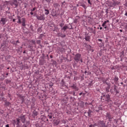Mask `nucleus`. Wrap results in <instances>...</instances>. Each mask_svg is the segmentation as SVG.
I'll use <instances>...</instances> for the list:
<instances>
[{
	"label": "nucleus",
	"mask_w": 127,
	"mask_h": 127,
	"mask_svg": "<svg viewBox=\"0 0 127 127\" xmlns=\"http://www.w3.org/2000/svg\"><path fill=\"white\" fill-rule=\"evenodd\" d=\"M84 39H85L86 41H90V39H91V36H88L87 37H85L84 38Z\"/></svg>",
	"instance_id": "obj_34"
},
{
	"label": "nucleus",
	"mask_w": 127,
	"mask_h": 127,
	"mask_svg": "<svg viewBox=\"0 0 127 127\" xmlns=\"http://www.w3.org/2000/svg\"><path fill=\"white\" fill-rule=\"evenodd\" d=\"M113 90L115 92L116 95H117L118 94H120V90L118 89V86H117V85H114Z\"/></svg>",
	"instance_id": "obj_14"
},
{
	"label": "nucleus",
	"mask_w": 127,
	"mask_h": 127,
	"mask_svg": "<svg viewBox=\"0 0 127 127\" xmlns=\"http://www.w3.org/2000/svg\"><path fill=\"white\" fill-rule=\"evenodd\" d=\"M87 20H88V22L89 23H92V18H91V17L88 16L87 17Z\"/></svg>",
	"instance_id": "obj_33"
},
{
	"label": "nucleus",
	"mask_w": 127,
	"mask_h": 127,
	"mask_svg": "<svg viewBox=\"0 0 127 127\" xmlns=\"http://www.w3.org/2000/svg\"><path fill=\"white\" fill-rule=\"evenodd\" d=\"M96 124H94V125H90V126H89V127H96Z\"/></svg>",
	"instance_id": "obj_63"
},
{
	"label": "nucleus",
	"mask_w": 127,
	"mask_h": 127,
	"mask_svg": "<svg viewBox=\"0 0 127 127\" xmlns=\"http://www.w3.org/2000/svg\"><path fill=\"white\" fill-rule=\"evenodd\" d=\"M45 63H46V60L41 59V60H40L39 61V65L42 66L45 64Z\"/></svg>",
	"instance_id": "obj_13"
},
{
	"label": "nucleus",
	"mask_w": 127,
	"mask_h": 127,
	"mask_svg": "<svg viewBox=\"0 0 127 127\" xmlns=\"http://www.w3.org/2000/svg\"><path fill=\"white\" fill-rule=\"evenodd\" d=\"M103 84H106V85H108V86L111 85V84H110L108 83V82H107V80L104 81Z\"/></svg>",
	"instance_id": "obj_55"
},
{
	"label": "nucleus",
	"mask_w": 127,
	"mask_h": 127,
	"mask_svg": "<svg viewBox=\"0 0 127 127\" xmlns=\"http://www.w3.org/2000/svg\"><path fill=\"white\" fill-rule=\"evenodd\" d=\"M67 29H73V28H72V25H71V28H69L68 26H67V25L65 24L61 28V30H64V31H66Z\"/></svg>",
	"instance_id": "obj_10"
},
{
	"label": "nucleus",
	"mask_w": 127,
	"mask_h": 127,
	"mask_svg": "<svg viewBox=\"0 0 127 127\" xmlns=\"http://www.w3.org/2000/svg\"><path fill=\"white\" fill-rule=\"evenodd\" d=\"M79 106L81 108H84L85 106V103L82 101H81L79 103Z\"/></svg>",
	"instance_id": "obj_28"
},
{
	"label": "nucleus",
	"mask_w": 127,
	"mask_h": 127,
	"mask_svg": "<svg viewBox=\"0 0 127 127\" xmlns=\"http://www.w3.org/2000/svg\"><path fill=\"white\" fill-rule=\"evenodd\" d=\"M110 88H111V85H108L106 88V92L107 93H109L110 92Z\"/></svg>",
	"instance_id": "obj_35"
},
{
	"label": "nucleus",
	"mask_w": 127,
	"mask_h": 127,
	"mask_svg": "<svg viewBox=\"0 0 127 127\" xmlns=\"http://www.w3.org/2000/svg\"><path fill=\"white\" fill-rule=\"evenodd\" d=\"M37 32H39V33H41V32H42V26H41L37 29Z\"/></svg>",
	"instance_id": "obj_32"
},
{
	"label": "nucleus",
	"mask_w": 127,
	"mask_h": 127,
	"mask_svg": "<svg viewBox=\"0 0 127 127\" xmlns=\"http://www.w3.org/2000/svg\"><path fill=\"white\" fill-rule=\"evenodd\" d=\"M98 109H96L95 111L97 112V113H99V112H100V111H103V108L101 107H99L98 108Z\"/></svg>",
	"instance_id": "obj_36"
},
{
	"label": "nucleus",
	"mask_w": 127,
	"mask_h": 127,
	"mask_svg": "<svg viewBox=\"0 0 127 127\" xmlns=\"http://www.w3.org/2000/svg\"><path fill=\"white\" fill-rule=\"evenodd\" d=\"M6 22H7V18L6 17L1 18V19L0 20V24H2V25H4Z\"/></svg>",
	"instance_id": "obj_9"
},
{
	"label": "nucleus",
	"mask_w": 127,
	"mask_h": 127,
	"mask_svg": "<svg viewBox=\"0 0 127 127\" xmlns=\"http://www.w3.org/2000/svg\"><path fill=\"white\" fill-rule=\"evenodd\" d=\"M60 124V120L59 119H57L54 121V125L55 126H58Z\"/></svg>",
	"instance_id": "obj_21"
},
{
	"label": "nucleus",
	"mask_w": 127,
	"mask_h": 127,
	"mask_svg": "<svg viewBox=\"0 0 127 127\" xmlns=\"http://www.w3.org/2000/svg\"><path fill=\"white\" fill-rule=\"evenodd\" d=\"M63 5L64 6H65L66 5V2L65 1L62 2V6Z\"/></svg>",
	"instance_id": "obj_54"
},
{
	"label": "nucleus",
	"mask_w": 127,
	"mask_h": 127,
	"mask_svg": "<svg viewBox=\"0 0 127 127\" xmlns=\"http://www.w3.org/2000/svg\"><path fill=\"white\" fill-rule=\"evenodd\" d=\"M97 43L98 44H102V43H103V40L102 39H98L97 40Z\"/></svg>",
	"instance_id": "obj_39"
},
{
	"label": "nucleus",
	"mask_w": 127,
	"mask_h": 127,
	"mask_svg": "<svg viewBox=\"0 0 127 127\" xmlns=\"http://www.w3.org/2000/svg\"><path fill=\"white\" fill-rule=\"evenodd\" d=\"M121 3V2H119V1H117V0H116L113 1V4H114V7L115 6H117V5H119V4H120Z\"/></svg>",
	"instance_id": "obj_24"
},
{
	"label": "nucleus",
	"mask_w": 127,
	"mask_h": 127,
	"mask_svg": "<svg viewBox=\"0 0 127 127\" xmlns=\"http://www.w3.org/2000/svg\"><path fill=\"white\" fill-rule=\"evenodd\" d=\"M98 125L99 127H106L107 126L106 125V122L101 120L98 122Z\"/></svg>",
	"instance_id": "obj_8"
},
{
	"label": "nucleus",
	"mask_w": 127,
	"mask_h": 127,
	"mask_svg": "<svg viewBox=\"0 0 127 127\" xmlns=\"http://www.w3.org/2000/svg\"><path fill=\"white\" fill-rule=\"evenodd\" d=\"M73 59L77 63H78V61H80V59H81V54H76Z\"/></svg>",
	"instance_id": "obj_7"
},
{
	"label": "nucleus",
	"mask_w": 127,
	"mask_h": 127,
	"mask_svg": "<svg viewBox=\"0 0 127 127\" xmlns=\"http://www.w3.org/2000/svg\"><path fill=\"white\" fill-rule=\"evenodd\" d=\"M45 57H46L45 56V54H42V56L41 57V59L45 60Z\"/></svg>",
	"instance_id": "obj_49"
},
{
	"label": "nucleus",
	"mask_w": 127,
	"mask_h": 127,
	"mask_svg": "<svg viewBox=\"0 0 127 127\" xmlns=\"http://www.w3.org/2000/svg\"><path fill=\"white\" fill-rule=\"evenodd\" d=\"M34 108V103H32L31 105V109H33Z\"/></svg>",
	"instance_id": "obj_60"
},
{
	"label": "nucleus",
	"mask_w": 127,
	"mask_h": 127,
	"mask_svg": "<svg viewBox=\"0 0 127 127\" xmlns=\"http://www.w3.org/2000/svg\"><path fill=\"white\" fill-rule=\"evenodd\" d=\"M120 54H121L120 58H121V59H123V58H124V57H125V52L124 51H122L120 53Z\"/></svg>",
	"instance_id": "obj_27"
},
{
	"label": "nucleus",
	"mask_w": 127,
	"mask_h": 127,
	"mask_svg": "<svg viewBox=\"0 0 127 127\" xmlns=\"http://www.w3.org/2000/svg\"><path fill=\"white\" fill-rule=\"evenodd\" d=\"M57 36H58V37H62V38H64V37H66V34L59 33L57 34Z\"/></svg>",
	"instance_id": "obj_17"
},
{
	"label": "nucleus",
	"mask_w": 127,
	"mask_h": 127,
	"mask_svg": "<svg viewBox=\"0 0 127 127\" xmlns=\"http://www.w3.org/2000/svg\"><path fill=\"white\" fill-rule=\"evenodd\" d=\"M43 37H45L44 34H40L38 38L41 39V40H43Z\"/></svg>",
	"instance_id": "obj_25"
},
{
	"label": "nucleus",
	"mask_w": 127,
	"mask_h": 127,
	"mask_svg": "<svg viewBox=\"0 0 127 127\" xmlns=\"http://www.w3.org/2000/svg\"><path fill=\"white\" fill-rule=\"evenodd\" d=\"M4 105L5 106V107H10V105H11V103H10V102L5 100L4 101Z\"/></svg>",
	"instance_id": "obj_22"
},
{
	"label": "nucleus",
	"mask_w": 127,
	"mask_h": 127,
	"mask_svg": "<svg viewBox=\"0 0 127 127\" xmlns=\"http://www.w3.org/2000/svg\"><path fill=\"white\" fill-rule=\"evenodd\" d=\"M106 119L108 120L109 122H112V119H113V115H112V114H111L110 112H108L106 113V115L105 116Z\"/></svg>",
	"instance_id": "obj_6"
},
{
	"label": "nucleus",
	"mask_w": 127,
	"mask_h": 127,
	"mask_svg": "<svg viewBox=\"0 0 127 127\" xmlns=\"http://www.w3.org/2000/svg\"><path fill=\"white\" fill-rule=\"evenodd\" d=\"M53 83H52V82H51L50 84H49V87H50V88H51V87H52L53 86Z\"/></svg>",
	"instance_id": "obj_58"
},
{
	"label": "nucleus",
	"mask_w": 127,
	"mask_h": 127,
	"mask_svg": "<svg viewBox=\"0 0 127 127\" xmlns=\"http://www.w3.org/2000/svg\"><path fill=\"white\" fill-rule=\"evenodd\" d=\"M49 91L51 93H54V90H53V87H49Z\"/></svg>",
	"instance_id": "obj_45"
},
{
	"label": "nucleus",
	"mask_w": 127,
	"mask_h": 127,
	"mask_svg": "<svg viewBox=\"0 0 127 127\" xmlns=\"http://www.w3.org/2000/svg\"><path fill=\"white\" fill-rule=\"evenodd\" d=\"M12 124L14 127H20V121H19V119L17 118L16 120H13Z\"/></svg>",
	"instance_id": "obj_3"
},
{
	"label": "nucleus",
	"mask_w": 127,
	"mask_h": 127,
	"mask_svg": "<svg viewBox=\"0 0 127 127\" xmlns=\"http://www.w3.org/2000/svg\"><path fill=\"white\" fill-rule=\"evenodd\" d=\"M93 82H94V80L91 81L89 83V86H93V85H94V83Z\"/></svg>",
	"instance_id": "obj_48"
},
{
	"label": "nucleus",
	"mask_w": 127,
	"mask_h": 127,
	"mask_svg": "<svg viewBox=\"0 0 127 127\" xmlns=\"http://www.w3.org/2000/svg\"><path fill=\"white\" fill-rule=\"evenodd\" d=\"M80 18H81V17L79 16H76L74 20H73V22L74 23H75V24H77V23H78V22H79V19H80Z\"/></svg>",
	"instance_id": "obj_16"
},
{
	"label": "nucleus",
	"mask_w": 127,
	"mask_h": 127,
	"mask_svg": "<svg viewBox=\"0 0 127 127\" xmlns=\"http://www.w3.org/2000/svg\"><path fill=\"white\" fill-rule=\"evenodd\" d=\"M70 87L75 90L76 91H78L79 90V88L76 86L75 84H73L72 85L70 86Z\"/></svg>",
	"instance_id": "obj_19"
},
{
	"label": "nucleus",
	"mask_w": 127,
	"mask_h": 127,
	"mask_svg": "<svg viewBox=\"0 0 127 127\" xmlns=\"http://www.w3.org/2000/svg\"><path fill=\"white\" fill-rule=\"evenodd\" d=\"M37 19L38 20H45V17H44V15H36Z\"/></svg>",
	"instance_id": "obj_12"
},
{
	"label": "nucleus",
	"mask_w": 127,
	"mask_h": 127,
	"mask_svg": "<svg viewBox=\"0 0 127 127\" xmlns=\"http://www.w3.org/2000/svg\"><path fill=\"white\" fill-rule=\"evenodd\" d=\"M17 119H19V122L21 121L23 124H24L27 119L26 115H23V114H22L20 116V117H19V118Z\"/></svg>",
	"instance_id": "obj_4"
},
{
	"label": "nucleus",
	"mask_w": 127,
	"mask_h": 127,
	"mask_svg": "<svg viewBox=\"0 0 127 127\" xmlns=\"http://www.w3.org/2000/svg\"><path fill=\"white\" fill-rule=\"evenodd\" d=\"M21 48H22V47H21L20 48H18V51H19V52H22V50H21Z\"/></svg>",
	"instance_id": "obj_59"
},
{
	"label": "nucleus",
	"mask_w": 127,
	"mask_h": 127,
	"mask_svg": "<svg viewBox=\"0 0 127 127\" xmlns=\"http://www.w3.org/2000/svg\"><path fill=\"white\" fill-rule=\"evenodd\" d=\"M39 97L40 99H42V100H46L47 99V95L45 93H41V96Z\"/></svg>",
	"instance_id": "obj_11"
},
{
	"label": "nucleus",
	"mask_w": 127,
	"mask_h": 127,
	"mask_svg": "<svg viewBox=\"0 0 127 127\" xmlns=\"http://www.w3.org/2000/svg\"><path fill=\"white\" fill-rule=\"evenodd\" d=\"M10 2H11V1H5V3H6V5H8V3L10 4Z\"/></svg>",
	"instance_id": "obj_50"
},
{
	"label": "nucleus",
	"mask_w": 127,
	"mask_h": 127,
	"mask_svg": "<svg viewBox=\"0 0 127 127\" xmlns=\"http://www.w3.org/2000/svg\"><path fill=\"white\" fill-rule=\"evenodd\" d=\"M46 117L44 116V115L41 116V120L42 121V122H46Z\"/></svg>",
	"instance_id": "obj_26"
},
{
	"label": "nucleus",
	"mask_w": 127,
	"mask_h": 127,
	"mask_svg": "<svg viewBox=\"0 0 127 127\" xmlns=\"http://www.w3.org/2000/svg\"><path fill=\"white\" fill-rule=\"evenodd\" d=\"M35 126H36V127H41V126H40V125H39V124H36L35 125Z\"/></svg>",
	"instance_id": "obj_64"
},
{
	"label": "nucleus",
	"mask_w": 127,
	"mask_h": 127,
	"mask_svg": "<svg viewBox=\"0 0 127 127\" xmlns=\"http://www.w3.org/2000/svg\"><path fill=\"white\" fill-rule=\"evenodd\" d=\"M18 98L20 99V100H23L24 99H25V96H22L21 94H19L18 95Z\"/></svg>",
	"instance_id": "obj_31"
},
{
	"label": "nucleus",
	"mask_w": 127,
	"mask_h": 127,
	"mask_svg": "<svg viewBox=\"0 0 127 127\" xmlns=\"http://www.w3.org/2000/svg\"><path fill=\"white\" fill-rule=\"evenodd\" d=\"M109 6H110V7H115L114 6V2H109Z\"/></svg>",
	"instance_id": "obj_37"
},
{
	"label": "nucleus",
	"mask_w": 127,
	"mask_h": 127,
	"mask_svg": "<svg viewBox=\"0 0 127 127\" xmlns=\"http://www.w3.org/2000/svg\"><path fill=\"white\" fill-rule=\"evenodd\" d=\"M17 19H18V21L17 22V23H22V26H23L24 27H25V26H26V24L25 23H26V20L25 19V18H22V22H21V17H20V16L18 15L17 16Z\"/></svg>",
	"instance_id": "obj_1"
},
{
	"label": "nucleus",
	"mask_w": 127,
	"mask_h": 127,
	"mask_svg": "<svg viewBox=\"0 0 127 127\" xmlns=\"http://www.w3.org/2000/svg\"><path fill=\"white\" fill-rule=\"evenodd\" d=\"M69 99L70 100V102L71 103H73L74 100H75V98L74 97H72V96H70L69 97Z\"/></svg>",
	"instance_id": "obj_43"
},
{
	"label": "nucleus",
	"mask_w": 127,
	"mask_h": 127,
	"mask_svg": "<svg viewBox=\"0 0 127 127\" xmlns=\"http://www.w3.org/2000/svg\"><path fill=\"white\" fill-rule=\"evenodd\" d=\"M4 6V5H0V10H2V9H3Z\"/></svg>",
	"instance_id": "obj_56"
},
{
	"label": "nucleus",
	"mask_w": 127,
	"mask_h": 127,
	"mask_svg": "<svg viewBox=\"0 0 127 127\" xmlns=\"http://www.w3.org/2000/svg\"><path fill=\"white\" fill-rule=\"evenodd\" d=\"M23 124H24L22 126H20V127H27L28 126H29V125H30V123H29L28 121L24 122Z\"/></svg>",
	"instance_id": "obj_18"
},
{
	"label": "nucleus",
	"mask_w": 127,
	"mask_h": 127,
	"mask_svg": "<svg viewBox=\"0 0 127 127\" xmlns=\"http://www.w3.org/2000/svg\"><path fill=\"white\" fill-rule=\"evenodd\" d=\"M10 58H11V56L10 55L6 57V60H9V59H10Z\"/></svg>",
	"instance_id": "obj_52"
},
{
	"label": "nucleus",
	"mask_w": 127,
	"mask_h": 127,
	"mask_svg": "<svg viewBox=\"0 0 127 127\" xmlns=\"http://www.w3.org/2000/svg\"><path fill=\"white\" fill-rule=\"evenodd\" d=\"M74 76H76L77 75V71L73 70V71Z\"/></svg>",
	"instance_id": "obj_61"
},
{
	"label": "nucleus",
	"mask_w": 127,
	"mask_h": 127,
	"mask_svg": "<svg viewBox=\"0 0 127 127\" xmlns=\"http://www.w3.org/2000/svg\"><path fill=\"white\" fill-rule=\"evenodd\" d=\"M19 2L17 1V0H12L10 2V5L13 6L14 8H16L18 7V4Z\"/></svg>",
	"instance_id": "obj_2"
},
{
	"label": "nucleus",
	"mask_w": 127,
	"mask_h": 127,
	"mask_svg": "<svg viewBox=\"0 0 127 127\" xmlns=\"http://www.w3.org/2000/svg\"><path fill=\"white\" fill-rule=\"evenodd\" d=\"M45 8V14H46V15H48V14L49 13V10Z\"/></svg>",
	"instance_id": "obj_38"
},
{
	"label": "nucleus",
	"mask_w": 127,
	"mask_h": 127,
	"mask_svg": "<svg viewBox=\"0 0 127 127\" xmlns=\"http://www.w3.org/2000/svg\"><path fill=\"white\" fill-rule=\"evenodd\" d=\"M52 61H53V65H56L57 62L56 61L52 60Z\"/></svg>",
	"instance_id": "obj_57"
},
{
	"label": "nucleus",
	"mask_w": 127,
	"mask_h": 127,
	"mask_svg": "<svg viewBox=\"0 0 127 127\" xmlns=\"http://www.w3.org/2000/svg\"><path fill=\"white\" fill-rule=\"evenodd\" d=\"M87 114L88 115V117H91L92 116V114H93V112L91 110H89L87 112Z\"/></svg>",
	"instance_id": "obj_30"
},
{
	"label": "nucleus",
	"mask_w": 127,
	"mask_h": 127,
	"mask_svg": "<svg viewBox=\"0 0 127 127\" xmlns=\"http://www.w3.org/2000/svg\"><path fill=\"white\" fill-rule=\"evenodd\" d=\"M37 115H38V112H37L35 110H34L33 112L32 116L33 117H37Z\"/></svg>",
	"instance_id": "obj_29"
},
{
	"label": "nucleus",
	"mask_w": 127,
	"mask_h": 127,
	"mask_svg": "<svg viewBox=\"0 0 127 127\" xmlns=\"http://www.w3.org/2000/svg\"><path fill=\"white\" fill-rule=\"evenodd\" d=\"M79 79V77H77V76H75L74 77V81H77V80Z\"/></svg>",
	"instance_id": "obj_62"
},
{
	"label": "nucleus",
	"mask_w": 127,
	"mask_h": 127,
	"mask_svg": "<svg viewBox=\"0 0 127 127\" xmlns=\"http://www.w3.org/2000/svg\"><path fill=\"white\" fill-rule=\"evenodd\" d=\"M80 6H82V7H84V8L85 9H86V8H87V7H86V5L83 3H82L80 4Z\"/></svg>",
	"instance_id": "obj_42"
},
{
	"label": "nucleus",
	"mask_w": 127,
	"mask_h": 127,
	"mask_svg": "<svg viewBox=\"0 0 127 127\" xmlns=\"http://www.w3.org/2000/svg\"><path fill=\"white\" fill-rule=\"evenodd\" d=\"M105 101L107 103H110V105L113 106V101L111 100V96L109 94L106 95Z\"/></svg>",
	"instance_id": "obj_5"
},
{
	"label": "nucleus",
	"mask_w": 127,
	"mask_h": 127,
	"mask_svg": "<svg viewBox=\"0 0 127 127\" xmlns=\"http://www.w3.org/2000/svg\"><path fill=\"white\" fill-rule=\"evenodd\" d=\"M30 28L31 30V31H34V30L33 29V26H32V25H31L30 26Z\"/></svg>",
	"instance_id": "obj_53"
},
{
	"label": "nucleus",
	"mask_w": 127,
	"mask_h": 127,
	"mask_svg": "<svg viewBox=\"0 0 127 127\" xmlns=\"http://www.w3.org/2000/svg\"><path fill=\"white\" fill-rule=\"evenodd\" d=\"M114 80L115 82H116V83H117V82H118V81H119V78L117 76H115V77L114 78Z\"/></svg>",
	"instance_id": "obj_47"
},
{
	"label": "nucleus",
	"mask_w": 127,
	"mask_h": 127,
	"mask_svg": "<svg viewBox=\"0 0 127 127\" xmlns=\"http://www.w3.org/2000/svg\"><path fill=\"white\" fill-rule=\"evenodd\" d=\"M53 6L55 9H59V8L60 7V4H59L58 3H56L53 4Z\"/></svg>",
	"instance_id": "obj_20"
},
{
	"label": "nucleus",
	"mask_w": 127,
	"mask_h": 127,
	"mask_svg": "<svg viewBox=\"0 0 127 127\" xmlns=\"http://www.w3.org/2000/svg\"><path fill=\"white\" fill-rule=\"evenodd\" d=\"M5 82L6 83V84H10V83H11V80H9L7 79L5 80Z\"/></svg>",
	"instance_id": "obj_41"
},
{
	"label": "nucleus",
	"mask_w": 127,
	"mask_h": 127,
	"mask_svg": "<svg viewBox=\"0 0 127 127\" xmlns=\"http://www.w3.org/2000/svg\"><path fill=\"white\" fill-rule=\"evenodd\" d=\"M88 31H90V33H93V34H96V29L91 27H88Z\"/></svg>",
	"instance_id": "obj_15"
},
{
	"label": "nucleus",
	"mask_w": 127,
	"mask_h": 127,
	"mask_svg": "<svg viewBox=\"0 0 127 127\" xmlns=\"http://www.w3.org/2000/svg\"><path fill=\"white\" fill-rule=\"evenodd\" d=\"M48 117L49 119H50V120H51V122H52V120H53V119L52 118L53 117V113H50V114H48Z\"/></svg>",
	"instance_id": "obj_23"
},
{
	"label": "nucleus",
	"mask_w": 127,
	"mask_h": 127,
	"mask_svg": "<svg viewBox=\"0 0 127 127\" xmlns=\"http://www.w3.org/2000/svg\"><path fill=\"white\" fill-rule=\"evenodd\" d=\"M60 123L61 124H66V120H64V119H62L60 121Z\"/></svg>",
	"instance_id": "obj_44"
},
{
	"label": "nucleus",
	"mask_w": 127,
	"mask_h": 127,
	"mask_svg": "<svg viewBox=\"0 0 127 127\" xmlns=\"http://www.w3.org/2000/svg\"><path fill=\"white\" fill-rule=\"evenodd\" d=\"M36 43H37V44H38L39 45H40V46H42L41 45V40H37L36 42Z\"/></svg>",
	"instance_id": "obj_40"
},
{
	"label": "nucleus",
	"mask_w": 127,
	"mask_h": 127,
	"mask_svg": "<svg viewBox=\"0 0 127 127\" xmlns=\"http://www.w3.org/2000/svg\"><path fill=\"white\" fill-rule=\"evenodd\" d=\"M59 26L62 28L64 26V23L63 22L60 23Z\"/></svg>",
	"instance_id": "obj_46"
},
{
	"label": "nucleus",
	"mask_w": 127,
	"mask_h": 127,
	"mask_svg": "<svg viewBox=\"0 0 127 127\" xmlns=\"http://www.w3.org/2000/svg\"><path fill=\"white\" fill-rule=\"evenodd\" d=\"M31 42H32V44H34V45H36V42H35V40H32Z\"/></svg>",
	"instance_id": "obj_51"
}]
</instances>
